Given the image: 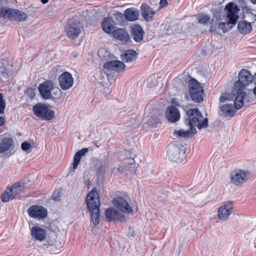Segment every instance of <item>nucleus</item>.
I'll return each instance as SVG.
<instances>
[{"instance_id":"nucleus-1","label":"nucleus","mask_w":256,"mask_h":256,"mask_svg":"<svg viewBox=\"0 0 256 256\" xmlns=\"http://www.w3.org/2000/svg\"><path fill=\"white\" fill-rule=\"evenodd\" d=\"M86 204L90 214L92 224L94 226L98 224L100 220V202L98 194L96 188H93L87 194Z\"/></svg>"},{"instance_id":"nucleus-2","label":"nucleus","mask_w":256,"mask_h":256,"mask_svg":"<svg viewBox=\"0 0 256 256\" xmlns=\"http://www.w3.org/2000/svg\"><path fill=\"white\" fill-rule=\"evenodd\" d=\"M186 116L185 124L196 132V126L199 130L208 127V119L206 118H204L201 112L196 108L188 109Z\"/></svg>"},{"instance_id":"nucleus-3","label":"nucleus","mask_w":256,"mask_h":256,"mask_svg":"<svg viewBox=\"0 0 256 256\" xmlns=\"http://www.w3.org/2000/svg\"><path fill=\"white\" fill-rule=\"evenodd\" d=\"M244 94L242 93L240 94H236L234 104H219L218 114L225 118H232L234 116L236 113V110H240L244 106Z\"/></svg>"},{"instance_id":"nucleus-4","label":"nucleus","mask_w":256,"mask_h":256,"mask_svg":"<svg viewBox=\"0 0 256 256\" xmlns=\"http://www.w3.org/2000/svg\"><path fill=\"white\" fill-rule=\"evenodd\" d=\"M186 148L180 144H170L167 147V156L171 161L182 162L186 157Z\"/></svg>"},{"instance_id":"nucleus-5","label":"nucleus","mask_w":256,"mask_h":256,"mask_svg":"<svg viewBox=\"0 0 256 256\" xmlns=\"http://www.w3.org/2000/svg\"><path fill=\"white\" fill-rule=\"evenodd\" d=\"M254 79V76L249 70L246 69H242L238 74V80L234 84V90L236 92V94H244L245 97L246 94L244 90L246 86L252 83Z\"/></svg>"},{"instance_id":"nucleus-6","label":"nucleus","mask_w":256,"mask_h":256,"mask_svg":"<svg viewBox=\"0 0 256 256\" xmlns=\"http://www.w3.org/2000/svg\"><path fill=\"white\" fill-rule=\"evenodd\" d=\"M188 86L190 96L194 102L200 103L204 100L205 93L200 82L192 78L189 81Z\"/></svg>"},{"instance_id":"nucleus-7","label":"nucleus","mask_w":256,"mask_h":256,"mask_svg":"<svg viewBox=\"0 0 256 256\" xmlns=\"http://www.w3.org/2000/svg\"><path fill=\"white\" fill-rule=\"evenodd\" d=\"M0 17L16 22L24 21L28 18L26 14L24 12L5 6H0Z\"/></svg>"},{"instance_id":"nucleus-8","label":"nucleus","mask_w":256,"mask_h":256,"mask_svg":"<svg viewBox=\"0 0 256 256\" xmlns=\"http://www.w3.org/2000/svg\"><path fill=\"white\" fill-rule=\"evenodd\" d=\"M82 28V24L78 18L76 16H74L68 21L65 32L68 38L75 39L79 36Z\"/></svg>"},{"instance_id":"nucleus-9","label":"nucleus","mask_w":256,"mask_h":256,"mask_svg":"<svg viewBox=\"0 0 256 256\" xmlns=\"http://www.w3.org/2000/svg\"><path fill=\"white\" fill-rule=\"evenodd\" d=\"M32 110L36 117L46 120H50L54 117V112L45 104H36L33 106Z\"/></svg>"},{"instance_id":"nucleus-10","label":"nucleus","mask_w":256,"mask_h":256,"mask_svg":"<svg viewBox=\"0 0 256 256\" xmlns=\"http://www.w3.org/2000/svg\"><path fill=\"white\" fill-rule=\"evenodd\" d=\"M250 172L241 169H236L230 174L231 182L237 186H240L250 178Z\"/></svg>"},{"instance_id":"nucleus-11","label":"nucleus","mask_w":256,"mask_h":256,"mask_svg":"<svg viewBox=\"0 0 256 256\" xmlns=\"http://www.w3.org/2000/svg\"><path fill=\"white\" fill-rule=\"evenodd\" d=\"M54 83L52 80H46L40 84L38 86V90L42 97L44 100H54V96L52 90L54 89Z\"/></svg>"},{"instance_id":"nucleus-12","label":"nucleus","mask_w":256,"mask_h":256,"mask_svg":"<svg viewBox=\"0 0 256 256\" xmlns=\"http://www.w3.org/2000/svg\"><path fill=\"white\" fill-rule=\"evenodd\" d=\"M233 208V204L232 201L223 202L218 209V218L222 220H228L232 212Z\"/></svg>"},{"instance_id":"nucleus-13","label":"nucleus","mask_w":256,"mask_h":256,"mask_svg":"<svg viewBox=\"0 0 256 256\" xmlns=\"http://www.w3.org/2000/svg\"><path fill=\"white\" fill-rule=\"evenodd\" d=\"M59 85L63 90H66L70 89L74 84V78L72 74L65 72H62L58 77Z\"/></svg>"},{"instance_id":"nucleus-14","label":"nucleus","mask_w":256,"mask_h":256,"mask_svg":"<svg viewBox=\"0 0 256 256\" xmlns=\"http://www.w3.org/2000/svg\"><path fill=\"white\" fill-rule=\"evenodd\" d=\"M29 216L32 218L41 220L46 217L48 211L46 209L40 206L32 205L28 210Z\"/></svg>"},{"instance_id":"nucleus-15","label":"nucleus","mask_w":256,"mask_h":256,"mask_svg":"<svg viewBox=\"0 0 256 256\" xmlns=\"http://www.w3.org/2000/svg\"><path fill=\"white\" fill-rule=\"evenodd\" d=\"M224 10L227 14V18L230 20V23H232L233 24H236L238 16V11L239 10L236 4L232 2H228Z\"/></svg>"},{"instance_id":"nucleus-16","label":"nucleus","mask_w":256,"mask_h":256,"mask_svg":"<svg viewBox=\"0 0 256 256\" xmlns=\"http://www.w3.org/2000/svg\"><path fill=\"white\" fill-rule=\"evenodd\" d=\"M103 68L106 70V74L108 75V72L112 71H114L117 72L124 71L125 69L126 66L120 61L112 60L105 63Z\"/></svg>"},{"instance_id":"nucleus-17","label":"nucleus","mask_w":256,"mask_h":256,"mask_svg":"<svg viewBox=\"0 0 256 256\" xmlns=\"http://www.w3.org/2000/svg\"><path fill=\"white\" fill-rule=\"evenodd\" d=\"M124 16L126 19L130 22L136 20L139 16V12L138 10L130 8L126 9L124 10V14L120 12H117L115 14V16L118 18L122 19Z\"/></svg>"},{"instance_id":"nucleus-18","label":"nucleus","mask_w":256,"mask_h":256,"mask_svg":"<svg viewBox=\"0 0 256 256\" xmlns=\"http://www.w3.org/2000/svg\"><path fill=\"white\" fill-rule=\"evenodd\" d=\"M166 116L168 122L174 123L179 120L180 114L179 110L175 106H170L166 109Z\"/></svg>"},{"instance_id":"nucleus-19","label":"nucleus","mask_w":256,"mask_h":256,"mask_svg":"<svg viewBox=\"0 0 256 256\" xmlns=\"http://www.w3.org/2000/svg\"><path fill=\"white\" fill-rule=\"evenodd\" d=\"M160 120L156 116H148L144 118L143 126L145 128H149L152 130L154 128L160 127Z\"/></svg>"},{"instance_id":"nucleus-20","label":"nucleus","mask_w":256,"mask_h":256,"mask_svg":"<svg viewBox=\"0 0 256 256\" xmlns=\"http://www.w3.org/2000/svg\"><path fill=\"white\" fill-rule=\"evenodd\" d=\"M5 136L6 134L0 136V154L12 149L14 144L13 138Z\"/></svg>"},{"instance_id":"nucleus-21","label":"nucleus","mask_w":256,"mask_h":256,"mask_svg":"<svg viewBox=\"0 0 256 256\" xmlns=\"http://www.w3.org/2000/svg\"><path fill=\"white\" fill-rule=\"evenodd\" d=\"M141 14L142 18L147 22H152L154 20V16L156 11L146 4H142L140 7Z\"/></svg>"},{"instance_id":"nucleus-22","label":"nucleus","mask_w":256,"mask_h":256,"mask_svg":"<svg viewBox=\"0 0 256 256\" xmlns=\"http://www.w3.org/2000/svg\"><path fill=\"white\" fill-rule=\"evenodd\" d=\"M130 36L132 38L137 42L143 40L144 31L142 27L138 24H134L130 28Z\"/></svg>"},{"instance_id":"nucleus-23","label":"nucleus","mask_w":256,"mask_h":256,"mask_svg":"<svg viewBox=\"0 0 256 256\" xmlns=\"http://www.w3.org/2000/svg\"><path fill=\"white\" fill-rule=\"evenodd\" d=\"M113 203L122 212L126 213H130L132 212V209L129 204L122 197L114 198L113 200Z\"/></svg>"},{"instance_id":"nucleus-24","label":"nucleus","mask_w":256,"mask_h":256,"mask_svg":"<svg viewBox=\"0 0 256 256\" xmlns=\"http://www.w3.org/2000/svg\"><path fill=\"white\" fill-rule=\"evenodd\" d=\"M196 20L198 23L204 25H208V24H211L210 27V32L212 33L218 34L217 28L212 22L214 21V20H210V18L206 14H198L196 17Z\"/></svg>"},{"instance_id":"nucleus-25","label":"nucleus","mask_w":256,"mask_h":256,"mask_svg":"<svg viewBox=\"0 0 256 256\" xmlns=\"http://www.w3.org/2000/svg\"><path fill=\"white\" fill-rule=\"evenodd\" d=\"M112 34L114 38L120 40L124 43H127L130 40L128 32L124 29H116L113 30Z\"/></svg>"},{"instance_id":"nucleus-26","label":"nucleus","mask_w":256,"mask_h":256,"mask_svg":"<svg viewBox=\"0 0 256 256\" xmlns=\"http://www.w3.org/2000/svg\"><path fill=\"white\" fill-rule=\"evenodd\" d=\"M46 230L40 227L34 226L31 228L32 237L40 242L44 240L46 238Z\"/></svg>"},{"instance_id":"nucleus-27","label":"nucleus","mask_w":256,"mask_h":256,"mask_svg":"<svg viewBox=\"0 0 256 256\" xmlns=\"http://www.w3.org/2000/svg\"><path fill=\"white\" fill-rule=\"evenodd\" d=\"M105 216L108 221L122 220V219L124 218V214L114 208L106 209Z\"/></svg>"},{"instance_id":"nucleus-28","label":"nucleus","mask_w":256,"mask_h":256,"mask_svg":"<svg viewBox=\"0 0 256 256\" xmlns=\"http://www.w3.org/2000/svg\"><path fill=\"white\" fill-rule=\"evenodd\" d=\"M138 54L135 50H128L124 52L121 54V58L124 62H132L136 60Z\"/></svg>"},{"instance_id":"nucleus-29","label":"nucleus","mask_w":256,"mask_h":256,"mask_svg":"<svg viewBox=\"0 0 256 256\" xmlns=\"http://www.w3.org/2000/svg\"><path fill=\"white\" fill-rule=\"evenodd\" d=\"M102 30L107 34H110L114 30V22L112 18L108 17L104 19L102 24Z\"/></svg>"},{"instance_id":"nucleus-30","label":"nucleus","mask_w":256,"mask_h":256,"mask_svg":"<svg viewBox=\"0 0 256 256\" xmlns=\"http://www.w3.org/2000/svg\"><path fill=\"white\" fill-rule=\"evenodd\" d=\"M238 30L240 33L246 34L252 31V26L250 22L246 20H241L238 24Z\"/></svg>"},{"instance_id":"nucleus-31","label":"nucleus","mask_w":256,"mask_h":256,"mask_svg":"<svg viewBox=\"0 0 256 256\" xmlns=\"http://www.w3.org/2000/svg\"><path fill=\"white\" fill-rule=\"evenodd\" d=\"M192 129V128H190V129L187 130H175L174 132V134L180 138H191L196 132L195 130H193Z\"/></svg>"},{"instance_id":"nucleus-32","label":"nucleus","mask_w":256,"mask_h":256,"mask_svg":"<svg viewBox=\"0 0 256 256\" xmlns=\"http://www.w3.org/2000/svg\"><path fill=\"white\" fill-rule=\"evenodd\" d=\"M88 151V148H82L75 154L73 162L74 169H76L78 167L82 156H84Z\"/></svg>"},{"instance_id":"nucleus-33","label":"nucleus","mask_w":256,"mask_h":256,"mask_svg":"<svg viewBox=\"0 0 256 256\" xmlns=\"http://www.w3.org/2000/svg\"><path fill=\"white\" fill-rule=\"evenodd\" d=\"M14 198V194L12 192V190H10V188H6L0 196L1 200L4 202Z\"/></svg>"},{"instance_id":"nucleus-34","label":"nucleus","mask_w":256,"mask_h":256,"mask_svg":"<svg viewBox=\"0 0 256 256\" xmlns=\"http://www.w3.org/2000/svg\"><path fill=\"white\" fill-rule=\"evenodd\" d=\"M230 20H228V21L226 22H218L217 26H216L217 30H222L223 32H226L228 30H230L235 24H232L234 22H232V23H230Z\"/></svg>"},{"instance_id":"nucleus-35","label":"nucleus","mask_w":256,"mask_h":256,"mask_svg":"<svg viewBox=\"0 0 256 256\" xmlns=\"http://www.w3.org/2000/svg\"><path fill=\"white\" fill-rule=\"evenodd\" d=\"M10 190H12V192L14 194V198L17 195L20 194V192H23V188L20 183L13 184L10 188Z\"/></svg>"},{"instance_id":"nucleus-36","label":"nucleus","mask_w":256,"mask_h":256,"mask_svg":"<svg viewBox=\"0 0 256 256\" xmlns=\"http://www.w3.org/2000/svg\"><path fill=\"white\" fill-rule=\"evenodd\" d=\"M232 96L228 93H222L220 97V104L230 101L232 100Z\"/></svg>"},{"instance_id":"nucleus-37","label":"nucleus","mask_w":256,"mask_h":256,"mask_svg":"<svg viewBox=\"0 0 256 256\" xmlns=\"http://www.w3.org/2000/svg\"><path fill=\"white\" fill-rule=\"evenodd\" d=\"M6 106V103L5 100L4 99V96L2 93L0 94V114H3L4 112Z\"/></svg>"},{"instance_id":"nucleus-38","label":"nucleus","mask_w":256,"mask_h":256,"mask_svg":"<svg viewBox=\"0 0 256 256\" xmlns=\"http://www.w3.org/2000/svg\"><path fill=\"white\" fill-rule=\"evenodd\" d=\"M52 92L54 95V99L58 98L60 97L62 91L58 88L54 87V89L52 90Z\"/></svg>"},{"instance_id":"nucleus-39","label":"nucleus","mask_w":256,"mask_h":256,"mask_svg":"<svg viewBox=\"0 0 256 256\" xmlns=\"http://www.w3.org/2000/svg\"><path fill=\"white\" fill-rule=\"evenodd\" d=\"M30 147L31 144L27 142H23L21 145L22 149L25 151H26L28 150H29L30 148Z\"/></svg>"},{"instance_id":"nucleus-40","label":"nucleus","mask_w":256,"mask_h":256,"mask_svg":"<svg viewBox=\"0 0 256 256\" xmlns=\"http://www.w3.org/2000/svg\"><path fill=\"white\" fill-rule=\"evenodd\" d=\"M60 195L59 191H54L52 195V198L55 201H59L60 200Z\"/></svg>"},{"instance_id":"nucleus-41","label":"nucleus","mask_w":256,"mask_h":256,"mask_svg":"<svg viewBox=\"0 0 256 256\" xmlns=\"http://www.w3.org/2000/svg\"><path fill=\"white\" fill-rule=\"evenodd\" d=\"M160 4L162 8L168 4L167 0H160Z\"/></svg>"},{"instance_id":"nucleus-42","label":"nucleus","mask_w":256,"mask_h":256,"mask_svg":"<svg viewBox=\"0 0 256 256\" xmlns=\"http://www.w3.org/2000/svg\"><path fill=\"white\" fill-rule=\"evenodd\" d=\"M5 123V120L4 118L0 116V126H3Z\"/></svg>"},{"instance_id":"nucleus-43","label":"nucleus","mask_w":256,"mask_h":256,"mask_svg":"<svg viewBox=\"0 0 256 256\" xmlns=\"http://www.w3.org/2000/svg\"><path fill=\"white\" fill-rule=\"evenodd\" d=\"M49 0H41V2L43 4H46V3L48 2Z\"/></svg>"},{"instance_id":"nucleus-44","label":"nucleus","mask_w":256,"mask_h":256,"mask_svg":"<svg viewBox=\"0 0 256 256\" xmlns=\"http://www.w3.org/2000/svg\"><path fill=\"white\" fill-rule=\"evenodd\" d=\"M253 92L256 97V86L253 88Z\"/></svg>"},{"instance_id":"nucleus-45","label":"nucleus","mask_w":256,"mask_h":256,"mask_svg":"<svg viewBox=\"0 0 256 256\" xmlns=\"http://www.w3.org/2000/svg\"><path fill=\"white\" fill-rule=\"evenodd\" d=\"M250 2L253 4H256V0H250Z\"/></svg>"},{"instance_id":"nucleus-46","label":"nucleus","mask_w":256,"mask_h":256,"mask_svg":"<svg viewBox=\"0 0 256 256\" xmlns=\"http://www.w3.org/2000/svg\"><path fill=\"white\" fill-rule=\"evenodd\" d=\"M34 94L33 92H32L30 96L31 97V98H33L34 97Z\"/></svg>"},{"instance_id":"nucleus-47","label":"nucleus","mask_w":256,"mask_h":256,"mask_svg":"<svg viewBox=\"0 0 256 256\" xmlns=\"http://www.w3.org/2000/svg\"><path fill=\"white\" fill-rule=\"evenodd\" d=\"M219 4H222L224 2V0H218Z\"/></svg>"},{"instance_id":"nucleus-48","label":"nucleus","mask_w":256,"mask_h":256,"mask_svg":"<svg viewBox=\"0 0 256 256\" xmlns=\"http://www.w3.org/2000/svg\"><path fill=\"white\" fill-rule=\"evenodd\" d=\"M254 76L255 80H256L255 84H256V74H255Z\"/></svg>"},{"instance_id":"nucleus-49","label":"nucleus","mask_w":256,"mask_h":256,"mask_svg":"<svg viewBox=\"0 0 256 256\" xmlns=\"http://www.w3.org/2000/svg\"><path fill=\"white\" fill-rule=\"evenodd\" d=\"M254 20H256V15H254Z\"/></svg>"}]
</instances>
